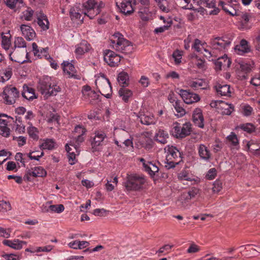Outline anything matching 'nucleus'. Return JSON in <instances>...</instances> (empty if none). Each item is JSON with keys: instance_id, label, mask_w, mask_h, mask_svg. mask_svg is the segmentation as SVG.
I'll list each match as a JSON object with an SVG mask.
<instances>
[{"instance_id": "0e129e2a", "label": "nucleus", "mask_w": 260, "mask_h": 260, "mask_svg": "<svg viewBox=\"0 0 260 260\" xmlns=\"http://www.w3.org/2000/svg\"><path fill=\"white\" fill-rule=\"evenodd\" d=\"M200 248L197 245L192 243L191 244L187 250V252L188 253H193L199 251Z\"/></svg>"}, {"instance_id": "c85d7f7f", "label": "nucleus", "mask_w": 260, "mask_h": 260, "mask_svg": "<svg viewBox=\"0 0 260 260\" xmlns=\"http://www.w3.org/2000/svg\"><path fill=\"white\" fill-rule=\"evenodd\" d=\"M120 8L121 12L125 15H130L134 12L132 5V0H123L120 4Z\"/></svg>"}, {"instance_id": "2f4dec72", "label": "nucleus", "mask_w": 260, "mask_h": 260, "mask_svg": "<svg viewBox=\"0 0 260 260\" xmlns=\"http://www.w3.org/2000/svg\"><path fill=\"white\" fill-rule=\"evenodd\" d=\"M169 136L167 131L159 129L156 131L155 135V140L161 144H165L167 143Z\"/></svg>"}, {"instance_id": "20e7f679", "label": "nucleus", "mask_w": 260, "mask_h": 260, "mask_svg": "<svg viewBox=\"0 0 260 260\" xmlns=\"http://www.w3.org/2000/svg\"><path fill=\"white\" fill-rule=\"evenodd\" d=\"M166 153L165 168L167 169L173 168L182 160L179 151L173 146H167L165 148Z\"/></svg>"}, {"instance_id": "864d4df0", "label": "nucleus", "mask_w": 260, "mask_h": 260, "mask_svg": "<svg viewBox=\"0 0 260 260\" xmlns=\"http://www.w3.org/2000/svg\"><path fill=\"white\" fill-rule=\"evenodd\" d=\"M242 114L245 116H249L253 112V108L249 105H244L242 107Z\"/></svg>"}, {"instance_id": "9d476101", "label": "nucleus", "mask_w": 260, "mask_h": 260, "mask_svg": "<svg viewBox=\"0 0 260 260\" xmlns=\"http://www.w3.org/2000/svg\"><path fill=\"white\" fill-rule=\"evenodd\" d=\"M174 132L177 138H183L189 135L191 132V124L186 122L182 125L177 123L174 127Z\"/></svg>"}, {"instance_id": "393cba45", "label": "nucleus", "mask_w": 260, "mask_h": 260, "mask_svg": "<svg viewBox=\"0 0 260 260\" xmlns=\"http://www.w3.org/2000/svg\"><path fill=\"white\" fill-rule=\"evenodd\" d=\"M215 89L218 94L221 96H230L231 91L229 85L223 83H218L215 86Z\"/></svg>"}, {"instance_id": "f257e3e1", "label": "nucleus", "mask_w": 260, "mask_h": 260, "mask_svg": "<svg viewBox=\"0 0 260 260\" xmlns=\"http://www.w3.org/2000/svg\"><path fill=\"white\" fill-rule=\"evenodd\" d=\"M38 88L46 99L56 95L61 91V88L56 83L55 78L48 76H43L40 79Z\"/></svg>"}, {"instance_id": "6e6d98bb", "label": "nucleus", "mask_w": 260, "mask_h": 260, "mask_svg": "<svg viewBox=\"0 0 260 260\" xmlns=\"http://www.w3.org/2000/svg\"><path fill=\"white\" fill-rule=\"evenodd\" d=\"M218 63H220L223 64V67L229 68L230 67L231 61L228 57L227 55H224L222 57L218 59Z\"/></svg>"}, {"instance_id": "ddd939ff", "label": "nucleus", "mask_w": 260, "mask_h": 260, "mask_svg": "<svg viewBox=\"0 0 260 260\" xmlns=\"http://www.w3.org/2000/svg\"><path fill=\"white\" fill-rule=\"evenodd\" d=\"M179 93L184 102L187 104H191L194 103H197L200 100V97L198 94L188 90L181 89L179 90Z\"/></svg>"}, {"instance_id": "a18cd8bd", "label": "nucleus", "mask_w": 260, "mask_h": 260, "mask_svg": "<svg viewBox=\"0 0 260 260\" xmlns=\"http://www.w3.org/2000/svg\"><path fill=\"white\" fill-rule=\"evenodd\" d=\"M221 107L222 108V113L223 114L230 115L234 110V107L230 104H228L227 103L221 102Z\"/></svg>"}, {"instance_id": "bb28decb", "label": "nucleus", "mask_w": 260, "mask_h": 260, "mask_svg": "<svg viewBox=\"0 0 260 260\" xmlns=\"http://www.w3.org/2000/svg\"><path fill=\"white\" fill-rule=\"evenodd\" d=\"M4 117L7 118V116L4 115H0V135L4 137H8L10 135V131L7 127V119L3 118Z\"/></svg>"}, {"instance_id": "338daca9", "label": "nucleus", "mask_w": 260, "mask_h": 260, "mask_svg": "<svg viewBox=\"0 0 260 260\" xmlns=\"http://www.w3.org/2000/svg\"><path fill=\"white\" fill-rule=\"evenodd\" d=\"M171 21L168 22L167 25H164V26L156 28L154 31V32H162L165 30H168L169 28L171 26Z\"/></svg>"}, {"instance_id": "4be33fe9", "label": "nucleus", "mask_w": 260, "mask_h": 260, "mask_svg": "<svg viewBox=\"0 0 260 260\" xmlns=\"http://www.w3.org/2000/svg\"><path fill=\"white\" fill-rule=\"evenodd\" d=\"M192 120L196 125L201 128L204 127V117L201 109L196 108L194 110L192 113Z\"/></svg>"}, {"instance_id": "f704fd0d", "label": "nucleus", "mask_w": 260, "mask_h": 260, "mask_svg": "<svg viewBox=\"0 0 260 260\" xmlns=\"http://www.w3.org/2000/svg\"><path fill=\"white\" fill-rule=\"evenodd\" d=\"M200 194V189L196 187H191L189 189L186 194H184V196L186 201L190 200L197 198Z\"/></svg>"}, {"instance_id": "7c9ffc66", "label": "nucleus", "mask_w": 260, "mask_h": 260, "mask_svg": "<svg viewBox=\"0 0 260 260\" xmlns=\"http://www.w3.org/2000/svg\"><path fill=\"white\" fill-rule=\"evenodd\" d=\"M226 143L232 149H238L239 147V141L237 136L234 132L231 134L226 138Z\"/></svg>"}, {"instance_id": "09e8293b", "label": "nucleus", "mask_w": 260, "mask_h": 260, "mask_svg": "<svg viewBox=\"0 0 260 260\" xmlns=\"http://www.w3.org/2000/svg\"><path fill=\"white\" fill-rule=\"evenodd\" d=\"M36 152L35 151H30L29 153H27L26 156L28 157L29 159H35L39 161L40 159L44 155V153L43 151H42L39 155H36Z\"/></svg>"}, {"instance_id": "4d7b16f0", "label": "nucleus", "mask_w": 260, "mask_h": 260, "mask_svg": "<svg viewBox=\"0 0 260 260\" xmlns=\"http://www.w3.org/2000/svg\"><path fill=\"white\" fill-rule=\"evenodd\" d=\"M11 208V205L9 202L4 200L0 201V212H6L10 210Z\"/></svg>"}, {"instance_id": "ea45409f", "label": "nucleus", "mask_w": 260, "mask_h": 260, "mask_svg": "<svg viewBox=\"0 0 260 260\" xmlns=\"http://www.w3.org/2000/svg\"><path fill=\"white\" fill-rule=\"evenodd\" d=\"M182 105L183 103L180 101H176L175 104H173L178 116L182 117L185 114V111L183 108Z\"/></svg>"}, {"instance_id": "603ef678", "label": "nucleus", "mask_w": 260, "mask_h": 260, "mask_svg": "<svg viewBox=\"0 0 260 260\" xmlns=\"http://www.w3.org/2000/svg\"><path fill=\"white\" fill-rule=\"evenodd\" d=\"M159 9L163 12L168 13L170 11L168 3L167 0H161L160 3H157Z\"/></svg>"}, {"instance_id": "f3484780", "label": "nucleus", "mask_w": 260, "mask_h": 260, "mask_svg": "<svg viewBox=\"0 0 260 260\" xmlns=\"http://www.w3.org/2000/svg\"><path fill=\"white\" fill-rule=\"evenodd\" d=\"M251 51L250 46L246 40L242 39L240 41L239 44L235 47V52L240 55H243L245 53L250 52Z\"/></svg>"}, {"instance_id": "412c9836", "label": "nucleus", "mask_w": 260, "mask_h": 260, "mask_svg": "<svg viewBox=\"0 0 260 260\" xmlns=\"http://www.w3.org/2000/svg\"><path fill=\"white\" fill-rule=\"evenodd\" d=\"M3 243L4 245L15 250H20L24 245H26L27 244L26 242L21 241L18 239H14L13 240H4L3 241Z\"/></svg>"}, {"instance_id": "cd10ccee", "label": "nucleus", "mask_w": 260, "mask_h": 260, "mask_svg": "<svg viewBox=\"0 0 260 260\" xmlns=\"http://www.w3.org/2000/svg\"><path fill=\"white\" fill-rule=\"evenodd\" d=\"M138 14L141 19L143 21H148L150 20L152 15L149 7H140Z\"/></svg>"}, {"instance_id": "a878e982", "label": "nucleus", "mask_w": 260, "mask_h": 260, "mask_svg": "<svg viewBox=\"0 0 260 260\" xmlns=\"http://www.w3.org/2000/svg\"><path fill=\"white\" fill-rule=\"evenodd\" d=\"M21 95L23 98L29 101H32L37 98L35 90L25 84L23 86V91L21 92Z\"/></svg>"}, {"instance_id": "9b49d317", "label": "nucleus", "mask_w": 260, "mask_h": 260, "mask_svg": "<svg viewBox=\"0 0 260 260\" xmlns=\"http://www.w3.org/2000/svg\"><path fill=\"white\" fill-rule=\"evenodd\" d=\"M107 136L105 132L103 131H96L95 136L91 142V146L93 151L99 150V147L106 144Z\"/></svg>"}, {"instance_id": "6ab92c4d", "label": "nucleus", "mask_w": 260, "mask_h": 260, "mask_svg": "<svg viewBox=\"0 0 260 260\" xmlns=\"http://www.w3.org/2000/svg\"><path fill=\"white\" fill-rule=\"evenodd\" d=\"M63 70L69 75V77L76 79H80V76L76 73L74 65L69 61H63L62 63Z\"/></svg>"}, {"instance_id": "de8ad7c7", "label": "nucleus", "mask_w": 260, "mask_h": 260, "mask_svg": "<svg viewBox=\"0 0 260 260\" xmlns=\"http://www.w3.org/2000/svg\"><path fill=\"white\" fill-rule=\"evenodd\" d=\"M77 138H76V143L74 144H70V145L73 147L76 152L79 154V147L81 143H82L84 141V138L83 135H77L76 136Z\"/></svg>"}, {"instance_id": "58836bf2", "label": "nucleus", "mask_w": 260, "mask_h": 260, "mask_svg": "<svg viewBox=\"0 0 260 260\" xmlns=\"http://www.w3.org/2000/svg\"><path fill=\"white\" fill-rule=\"evenodd\" d=\"M192 63L198 69L202 71L206 69L205 61L204 59H201L198 56H196L192 58Z\"/></svg>"}, {"instance_id": "c03bdc74", "label": "nucleus", "mask_w": 260, "mask_h": 260, "mask_svg": "<svg viewBox=\"0 0 260 260\" xmlns=\"http://www.w3.org/2000/svg\"><path fill=\"white\" fill-rule=\"evenodd\" d=\"M127 79L128 75L127 73L121 72L119 74L117 80L119 84L122 85L123 86L127 85L128 84Z\"/></svg>"}, {"instance_id": "2eb2a0df", "label": "nucleus", "mask_w": 260, "mask_h": 260, "mask_svg": "<svg viewBox=\"0 0 260 260\" xmlns=\"http://www.w3.org/2000/svg\"><path fill=\"white\" fill-rule=\"evenodd\" d=\"M46 175L47 172L42 167H35L26 171L24 179L27 181H30V176L34 177H43L46 176Z\"/></svg>"}, {"instance_id": "72a5a7b5", "label": "nucleus", "mask_w": 260, "mask_h": 260, "mask_svg": "<svg viewBox=\"0 0 260 260\" xmlns=\"http://www.w3.org/2000/svg\"><path fill=\"white\" fill-rule=\"evenodd\" d=\"M38 24L45 31L49 28V23L46 15L41 13L38 18Z\"/></svg>"}, {"instance_id": "49530a36", "label": "nucleus", "mask_w": 260, "mask_h": 260, "mask_svg": "<svg viewBox=\"0 0 260 260\" xmlns=\"http://www.w3.org/2000/svg\"><path fill=\"white\" fill-rule=\"evenodd\" d=\"M29 137L34 140H38L39 138V131L37 128L32 126V125L28 127L27 129Z\"/></svg>"}, {"instance_id": "79ce46f5", "label": "nucleus", "mask_w": 260, "mask_h": 260, "mask_svg": "<svg viewBox=\"0 0 260 260\" xmlns=\"http://www.w3.org/2000/svg\"><path fill=\"white\" fill-rule=\"evenodd\" d=\"M10 35V34H9ZM11 36L10 35V37H6L5 36H2V47L6 50L8 51L10 48L11 46Z\"/></svg>"}, {"instance_id": "774afa93", "label": "nucleus", "mask_w": 260, "mask_h": 260, "mask_svg": "<svg viewBox=\"0 0 260 260\" xmlns=\"http://www.w3.org/2000/svg\"><path fill=\"white\" fill-rule=\"evenodd\" d=\"M202 45V42L200 40L196 39L192 45V48L197 51L200 52L201 51Z\"/></svg>"}, {"instance_id": "4468645a", "label": "nucleus", "mask_w": 260, "mask_h": 260, "mask_svg": "<svg viewBox=\"0 0 260 260\" xmlns=\"http://www.w3.org/2000/svg\"><path fill=\"white\" fill-rule=\"evenodd\" d=\"M231 40L228 37H216L211 40L212 47L215 49L226 48L231 44Z\"/></svg>"}, {"instance_id": "37998d69", "label": "nucleus", "mask_w": 260, "mask_h": 260, "mask_svg": "<svg viewBox=\"0 0 260 260\" xmlns=\"http://www.w3.org/2000/svg\"><path fill=\"white\" fill-rule=\"evenodd\" d=\"M178 178L180 180L192 181L194 179L192 176L186 170H183L178 175Z\"/></svg>"}, {"instance_id": "1a4fd4ad", "label": "nucleus", "mask_w": 260, "mask_h": 260, "mask_svg": "<svg viewBox=\"0 0 260 260\" xmlns=\"http://www.w3.org/2000/svg\"><path fill=\"white\" fill-rule=\"evenodd\" d=\"M95 0H88L82 5V13L84 16L88 17L90 19H93L99 14V10H95Z\"/></svg>"}, {"instance_id": "680f3d73", "label": "nucleus", "mask_w": 260, "mask_h": 260, "mask_svg": "<svg viewBox=\"0 0 260 260\" xmlns=\"http://www.w3.org/2000/svg\"><path fill=\"white\" fill-rule=\"evenodd\" d=\"M222 188V182L220 180H216L213 184V191L215 193L219 192Z\"/></svg>"}, {"instance_id": "aec40b11", "label": "nucleus", "mask_w": 260, "mask_h": 260, "mask_svg": "<svg viewBox=\"0 0 260 260\" xmlns=\"http://www.w3.org/2000/svg\"><path fill=\"white\" fill-rule=\"evenodd\" d=\"M82 9L78 7H73L70 10V15L71 19L78 23L83 22L84 18L82 17L83 13H81Z\"/></svg>"}, {"instance_id": "dca6fc26", "label": "nucleus", "mask_w": 260, "mask_h": 260, "mask_svg": "<svg viewBox=\"0 0 260 260\" xmlns=\"http://www.w3.org/2000/svg\"><path fill=\"white\" fill-rule=\"evenodd\" d=\"M137 116L143 124L150 125L155 123L156 120L153 115L148 111H140Z\"/></svg>"}, {"instance_id": "473e14b6", "label": "nucleus", "mask_w": 260, "mask_h": 260, "mask_svg": "<svg viewBox=\"0 0 260 260\" xmlns=\"http://www.w3.org/2000/svg\"><path fill=\"white\" fill-rule=\"evenodd\" d=\"M188 84L189 86L194 90L205 89L207 85L206 82L204 80L201 79L190 81Z\"/></svg>"}, {"instance_id": "6e6552de", "label": "nucleus", "mask_w": 260, "mask_h": 260, "mask_svg": "<svg viewBox=\"0 0 260 260\" xmlns=\"http://www.w3.org/2000/svg\"><path fill=\"white\" fill-rule=\"evenodd\" d=\"M218 0H200L197 2L199 7L198 12H203L205 8L213 9L209 11L210 15H217L219 12V9L216 7Z\"/></svg>"}, {"instance_id": "b1692460", "label": "nucleus", "mask_w": 260, "mask_h": 260, "mask_svg": "<svg viewBox=\"0 0 260 260\" xmlns=\"http://www.w3.org/2000/svg\"><path fill=\"white\" fill-rule=\"evenodd\" d=\"M90 45L85 40H82L80 43L76 46L75 53L77 56L82 55L89 51Z\"/></svg>"}, {"instance_id": "7ed1b4c3", "label": "nucleus", "mask_w": 260, "mask_h": 260, "mask_svg": "<svg viewBox=\"0 0 260 260\" xmlns=\"http://www.w3.org/2000/svg\"><path fill=\"white\" fill-rule=\"evenodd\" d=\"M146 179L144 176L139 174L127 175L124 186L127 190L139 191L143 189Z\"/></svg>"}, {"instance_id": "e433bc0d", "label": "nucleus", "mask_w": 260, "mask_h": 260, "mask_svg": "<svg viewBox=\"0 0 260 260\" xmlns=\"http://www.w3.org/2000/svg\"><path fill=\"white\" fill-rule=\"evenodd\" d=\"M219 5L222 7V10L226 13H228L232 16L239 15L237 11L230 4H225L222 1H220L219 2Z\"/></svg>"}, {"instance_id": "052dcab7", "label": "nucleus", "mask_w": 260, "mask_h": 260, "mask_svg": "<svg viewBox=\"0 0 260 260\" xmlns=\"http://www.w3.org/2000/svg\"><path fill=\"white\" fill-rule=\"evenodd\" d=\"M1 74L4 76L5 80L8 81L12 75V69L9 67L4 70Z\"/></svg>"}, {"instance_id": "8fccbe9b", "label": "nucleus", "mask_w": 260, "mask_h": 260, "mask_svg": "<svg viewBox=\"0 0 260 260\" xmlns=\"http://www.w3.org/2000/svg\"><path fill=\"white\" fill-rule=\"evenodd\" d=\"M182 55V52L178 50H175L173 52L172 57L174 58L176 64H179L181 63Z\"/></svg>"}, {"instance_id": "69168bd1", "label": "nucleus", "mask_w": 260, "mask_h": 260, "mask_svg": "<svg viewBox=\"0 0 260 260\" xmlns=\"http://www.w3.org/2000/svg\"><path fill=\"white\" fill-rule=\"evenodd\" d=\"M139 83L143 87H147L150 84L149 78L145 76H141Z\"/></svg>"}, {"instance_id": "a211bd4d", "label": "nucleus", "mask_w": 260, "mask_h": 260, "mask_svg": "<svg viewBox=\"0 0 260 260\" xmlns=\"http://www.w3.org/2000/svg\"><path fill=\"white\" fill-rule=\"evenodd\" d=\"M32 51L34 55L38 58H45L47 60L52 59L48 53V48H39L36 43L32 44Z\"/></svg>"}, {"instance_id": "3c124183", "label": "nucleus", "mask_w": 260, "mask_h": 260, "mask_svg": "<svg viewBox=\"0 0 260 260\" xmlns=\"http://www.w3.org/2000/svg\"><path fill=\"white\" fill-rule=\"evenodd\" d=\"M187 5L185 6V9L197 10L198 11L199 8H196L193 5L198 6V0H184Z\"/></svg>"}, {"instance_id": "13d9d810", "label": "nucleus", "mask_w": 260, "mask_h": 260, "mask_svg": "<svg viewBox=\"0 0 260 260\" xmlns=\"http://www.w3.org/2000/svg\"><path fill=\"white\" fill-rule=\"evenodd\" d=\"M240 128L248 133L253 132L255 129L254 125L252 124L249 123L241 125L240 126Z\"/></svg>"}, {"instance_id": "5701e85b", "label": "nucleus", "mask_w": 260, "mask_h": 260, "mask_svg": "<svg viewBox=\"0 0 260 260\" xmlns=\"http://www.w3.org/2000/svg\"><path fill=\"white\" fill-rule=\"evenodd\" d=\"M198 154L201 159L205 161H209L211 153L210 150L204 144H200L198 147Z\"/></svg>"}, {"instance_id": "39448f33", "label": "nucleus", "mask_w": 260, "mask_h": 260, "mask_svg": "<svg viewBox=\"0 0 260 260\" xmlns=\"http://www.w3.org/2000/svg\"><path fill=\"white\" fill-rule=\"evenodd\" d=\"M95 85L101 94L106 98H110L112 87L109 80L104 76L98 77L95 81Z\"/></svg>"}, {"instance_id": "5fc2aeb1", "label": "nucleus", "mask_w": 260, "mask_h": 260, "mask_svg": "<svg viewBox=\"0 0 260 260\" xmlns=\"http://www.w3.org/2000/svg\"><path fill=\"white\" fill-rule=\"evenodd\" d=\"M47 121L49 123H52L56 122L57 124H59V116L54 113H48L47 115Z\"/></svg>"}, {"instance_id": "423d86ee", "label": "nucleus", "mask_w": 260, "mask_h": 260, "mask_svg": "<svg viewBox=\"0 0 260 260\" xmlns=\"http://www.w3.org/2000/svg\"><path fill=\"white\" fill-rule=\"evenodd\" d=\"M26 42L24 41V39L22 37H16L15 38L14 41V46L12 47L11 48V50L10 51V52L9 53V58L10 59L14 61L15 62H19L20 61L17 60L16 59H14L12 55L14 58H18L19 57V55L18 54V50H16V48H26ZM26 53V55H27V50L26 49H25V51H23L22 52L21 55H24L25 53Z\"/></svg>"}, {"instance_id": "c756f323", "label": "nucleus", "mask_w": 260, "mask_h": 260, "mask_svg": "<svg viewBox=\"0 0 260 260\" xmlns=\"http://www.w3.org/2000/svg\"><path fill=\"white\" fill-rule=\"evenodd\" d=\"M140 161L143 162V166L145 171L148 172L150 175H154L157 173L159 169L158 167L152 162H148L146 163L144 158H141Z\"/></svg>"}, {"instance_id": "c9c22d12", "label": "nucleus", "mask_w": 260, "mask_h": 260, "mask_svg": "<svg viewBox=\"0 0 260 260\" xmlns=\"http://www.w3.org/2000/svg\"><path fill=\"white\" fill-rule=\"evenodd\" d=\"M55 144V143L53 139H44L42 141V143L40 145V148L42 150L45 149L52 150L54 149Z\"/></svg>"}, {"instance_id": "e2e57ef3", "label": "nucleus", "mask_w": 260, "mask_h": 260, "mask_svg": "<svg viewBox=\"0 0 260 260\" xmlns=\"http://www.w3.org/2000/svg\"><path fill=\"white\" fill-rule=\"evenodd\" d=\"M86 130L84 127L78 125L75 126L74 129L75 135H83L85 134Z\"/></svg>"}, {"instance_id": "f03ea898", "label": "nucleus", "mask_w": 260, "mask_h": 260, "mask_svg": "<svg viewBox=\"0 0 260 260\" xmlns=\"http://www.w3.org/2000/svg\"><path fill=\"white\" fill-rule=\"evenodd\" d=\"M110 45L115 50L129 54L133 49L131 43L124 38L121 34H113L110 37Z\"/></svg>"}, {"instance_id": "4c0bfd02", "label": "nucleus", "mask_w": 260, "mask_h": 260, "mask_svg": "<svg viewBox=\"0 0 260 260\" xmlns=\"http://www.w3.org/2000/svg\"><path fill=\"white\" fill-rule=\"evenodd\" d=\"M119 95L125 102H128L129 99L132 96V91L124 87L121 88L119 90Z\"/></svg>"}, {"instance_id": "0eeeda50", "label": "nucleus", "mask_w": 260, "mask_h": 260, "mask_svg": "<svg viewBox=\"0 0 260 260\" xmlns=\"http://www.w3.org/2000/svg\"><path fill=\"white\" fill-rule=\"evenodd\" d=\"M3 95L6 103L8 105H12L19 98L20 92L16 87L9 85L4 88Z\"/></svg>"}, {"instance_id": "a19ab883", "label": "nucleus", "mask_w": 260, "mask_h": 260, "mask_svg": "<svg viewBox=\"0 0 260 260\" xmlns=\"http://www.w3.org/2000/svg\"><path fill=\"white\" fill-rule=\"evenodd\" d=\"M64 210V206L62 204L59 205H49L48 209L45 210L46 212H49V211L52 212H55L57 213H60L62 212Z\"/></svg>"}, {"instance_id": "bf43d9fd", "label": "nucleus", "mask_w": 260, "mask_h": 260, "mask_svg": "<svg viewBox=\"0 0 260 260\" xmlns=\"http://www.w3.org/2000/svg\"><path fill=\"white\" fill-rule=\"evenodd\" d=\"M5 4L6 5L11 9H13L16 7V4L17 3L22 4V0H5Z\"/></svg>"}, {"instance_id": "f8f14e48", "label": "nucleus", "mask_w": 260, "mask_h": 260, "mask_svg": "<svg viewBox=\"0 0 260 260\" xmlns=\"http://www.w3.org/2000/svg\"><path fill=\"white\" fill-rule=\"evenodd\" d=\"M104 60L110 67L117 66L121 60V57L114 51L106 50L104 54Z\"/></svg>"}]
</instances>
